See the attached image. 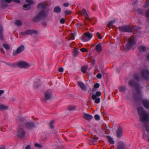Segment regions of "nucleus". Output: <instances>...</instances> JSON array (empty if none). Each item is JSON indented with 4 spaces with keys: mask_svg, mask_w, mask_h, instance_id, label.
<instances>
[{
    "mask_svg": "<svg viewBox=\"0 0 149 149\" xmlns=\"http://www.w3.org/2000/svg\"><path fill=\"white\" fill-rule=\"evenodd\" d=\"M24 46L23 45H22L19 46L16 50H14L13 51V55L15 56L17 54L21 53L24 51Z\"/></svg>",
    "mask_w": 149,
    "mask_h": 149,
    "instance_id": "0eeeda50",
    "label": "nucleus"
},
{
    "mask_svg": "<svg viewBox=\"0 0 149 149\" xmlns=\"http://www.w3.org/2000/svg\"><path fill=\"white\" fill-rule=\"evenodd\" d=\"M26 1L29 4H24L23 5V7L24 10H27L30 8V5L33 4L34 2L32 0H26Z\"/></svg>",
    "mask_w": 149,
    "mask_h": 149,
    "instance_id": "1a4fd4ad",
    "label": "nucleus"
},
{
    "mask_svg": "<svg viewBox=\"0 0 149 149\" xmlns=\"http://www.w3.org/2000/svg\"><path fill=\"white\" fill-rule=\"evenodd\" d=\"M147 88L148 90L149 91V85L147 86Z\"/></svg>",
    "mask_w": 149,
    "mask_h": 149,
    "instance_id": "4d7b16f0",
    "label": "nucleus"
},
{
    "mask_svg": "<svg viewBox=\"0 0 149 149\" xmlns=\"http://www.w3.org/2000/svg\"><path fill=\"white\" fill-rule=\"evenodd\" d=\"M0 149H5V148L4 147H3L0 148Z\"/></svg>",
    "mask_w": 149,
    "mask_h": 149,
    "instance_id": "13d9d810",
    "label": "nucleus"
},
{
    "mask_svg": "<svg viewBox=\"0 0 149 149\" xmlns=\"http://www.w3.org/2000/svg\"><path fill=\"white\" fill-rule=\"evenodd\" d=\"M34 145L36 147H38L39 148H40L42 147L41 145L38 143H35Z\"/></svg>",
    "mask_w": 149,
    "mask_h": 149,
    "instance_id": "72a5a7b5",
    "label": "nucleus"
},
{
    "mask_svg": "<svg viewBox=\"0 0 149 149\" xmlns=\"http://www.w3.org/2000/svg\"><path fill=\"white\" fill-rule=\"evenodd\" d=\"M141 149H148L146 148L145 147H143L141 148Z\"/></svg>",
    "mask_w": 149,
    "mask_h": 149,
    "instance_id": "864d4df0",
    "label": "nucleus"
},
{
    "mask_svg": "<svg viewBox=\"0 0 149 149\" xmlns=\"http://www.w3.org/2000/svg\"><path fill=\"white\" fill-rule=\"evenodd\" d=\"M75 107L74 106H71L69 107V109L70 111H72L75 109Z\"/></svg>",
    "mask_w": 149,
    "mask_h": 149,
    "instance_id": "79ce46f5",
    "label": "nucleus"
},
{
    "mask_svg": "<svg viewBox=\"0 0 149 149\" xmlns=\"http://www.w3.org/2000/svg\"><path fill=\"white\" fill-rule=\"evenodd\" d=\"M48 10H43L41 11L38 15L35 17L33 20L35 21H37L40 19L46 18L48 15Z\"/></svg>",
    "mask_w": 149,
    "mask_h": 149,
    "instance_id": "f03ea898",
    "label": "nucleus"
},
{
    "mask_svg": "<svg viewBox=\"0 0 149 149\" xmlns=\"http://www.w3.org/2000/svg\"><path fill=\"white\" fill-rule=\"evenodd\" d=\"M115 20H113L110 21L108 23V26L109 27H112L113 24L115 23Z\"/></svg>",
    "mask_w": 149,
    "mask_h": 149,
    "instance_id": "bb28decb",
    "label": "nucleus"
},
{
    "mask_svg": "<svg viewBox=\"0 0 149 149\" xmlns=\"http://www.w3.org/2000/svg\"><path fill=\"white\" fill-rule=\"evenodd\" d=\"M97 36L100 39H101L102 38V37L100 36V33L99 32H97Z\"/></svg>",
    "mask_w": 149,
    "mask_h": 149,
    "instance_id": "49530a36",
    "label": "nucleus"
},
{
    "mask_svg": "<svg viewBox=\"0 0 149 149\" xmlns=\"http://www.w3.org/2000/svg\"><path fill=\"white\" fill-rule=\"evenodd\" d=\"M123 130L121 127H118L117 131V136L119 138H121L122 136Z\"/></svg>",
    "mask_w": 149,
    "mask_h": 149,
    "instance_id": "4468645a",
    "label": "nucleus"
},
{
    "mask_svg": "<svg viewBox=\"0 0 149 149\" xmlns=\"http://www.w3.org/2000/svg\"><path fill=\"white\" fill-rule=\"evenodd\" d=\"M25 134V132L23 129H19L18 131L17 135L20 138H23Z\"/></svg>",
    "mask_w": 149,
    "mask_h": 149,
    "instance_id": "9b49d317",
    "label": "nucleus"
},
{
    "mask_svg": "<svg viewBox=\"0 0 149 149\" xmlns=\"http://www.w3.org/2000/svg\"><path fill=\"white\" fill-rule=\"evenodd\" d=\"M132 29L133 28H130L128 26H123L119 27L120 30L122 32H131Z\"/></svg>",
    "mask_w": 149,
    "mask_h": 149,
    "instance_id": "423d86ee",
    "label": "nucleus"
},
{
    "mask_svg": "<svg viewBox=\"0 0 149 149\" xmlns=\"http://www.w3.org/2000/svg\"><path fill=\"white\" fill-rule=\"evenodd\" d=\"M78 53V51L77 50H74L73 52V55L74 56H76Z\"/></svg>",
    "mask_w": 149,
    "mask_h": 149,
    "instance_id": "473e14b6",
    "label": "nucleus"
},
{
    "mask_svg": "<svg viewBox=\"0 0 149 149\" xmlns=\"http://www.w3.org/2000/svg\"><path fill=\"white\" fill-rule=\"evenodd\" d=\"M78 84L83 90L85 91H87L86 86L83 82L79 81H78Z\"/></svg>",
    "mask_w": 149,
    "mask_h": 149,
    "instance_id": "f8f14e48",
    "label": "nucleus"
},
{
    "mask_svg": "<svg viewBox=\"0 0 149 149\" xmlns=\"http://www.w3.org/2000/svg\"><path fill=\"white\" fill-rule=\"evenodd\" d=\"M102 73H103V71H102Z\"/></svg>",
    "mask_w": 149,
    "mask_h": 149,
    "instance_id": "0e129e2a",
    "label": "nucleus"
},
{
    "mask_svg": "<svg viewBox=\"0 0 149 149\" xmlns=\"http://www.w3.org/2000/svg\"><path fill=\"white\" fill-rule=\"evenodd\" d=\"M148 141H149V139L148 140Z\"/></svg>",
    "mask_w": 149,
    "mask_h": 149,
    "instance_id": "e2e57ef3",
    "label": "nucleus"
},
{
    "mask_svg": "<svg viewBox=\"0 0 149 149\" xmlns=\"http://www.w3.org/2000/svg\"><path fill=\"white\" fill-rule=\"evenodd\" d=\"M74 35L73 33H72L70 36V39L74 40Z\"/></svg>",
    "mask_w": 149,
    "mask_h": 149,
    "instance_id": "ea45409f",
    "label": "nucleus"
},
{
    "mask_svg": "<svg viewBox=\"0 0 149 149\" xmlns=\"http://www.w3.org/2000/svg\"><path fill=\"white\" fill-rule=\"evenodd\" d=\"M147 59L148 60H149V54L148 55L146 56Z\"/></svg>",
    "mask_w": 149,
    "mask_h": 149,
    "instance_id": "5fc2aeb1",
    "label": "nucleus"
},
{
    "mask_svg": "<svg viewBox=\"0 0 149 149\" xmlns=\"http://www.w3.org/2000/svg\"><path fill=\"white\" fill-rule=\"evenodd\" d=\"M47 6L45 2H42L39 3L38 5V8L39 9H42L43 10H45V8Z\"/></svg>",
    "mask_w": 149,
    "mask_h": 149,
    "instance_id": "2eb2a0df",
    "label": "nucleus"
},
{
    "mask_svg": "<svg viewBox=\"0 0 149 149\" xmlns=\"http://www.w3.org/2000/svg\"><path fill=\"white\" fill-rule=\"evenodd\" d=\"M15 24L17 26H20L22 24V22L20 20H17L15 22Z\"/></svg>",
    "mask_w": 149,
    "mask_h": 149,
    "instance_id": "c85d7f7f",
    "label": "nucleus"
},
{
    "mask_svg": "<svg viewBox=\"0 0 149 149\" xmlns=\"http://www.w3.org/2000/svg\"><path fill=\"white\" fill-rule=\"evenodd\" d=\"M25 126L28 129H31L34 127V125L32 121H30L26 124Z\"/></svg>",
    "mask_w": 149,
    "mask_h": 149,
    "instance_id": "dca6fc26",
    "label": "nucleus"
},
{
    "mask_svg": "<svg viewBox=\"0 0 149 149\" xmlns=\"http://www.w3.org/2000/svg\"><path fill=\"white\" fill-rule=\"evenodd\" d=\"M8 65L12 67H14L17 66L22 68H26L30 66V64L23 61H19L18 62L13 63H8Z\"/></svg>",
    "mask_w": 149,
    "mask_h": 149,
    "instance_id": "f257e3e1",
    "label": "nucleus"
},
{
    "mask_svg": "<svg viewBox=\"0 0 149 149\" xmlns=\"http://www.w3.org/2000/svg\"><path fill=\"white\" fill-rule=\"evenodd\" d=\"M95 118L97 120H99L100 119V116L98 115H96L94 116Z\"/></svg>",
    "mask_w": 149,
    "mask_h": 149,
    "instance_id": "c9c22d12",
    "label": "nucleus"
},
{
    "mask_svg": "<svg viewBox=\"0 0 149 149\" xmlns=\"http://www.w3.org/2000/svg\"><path fill=\"white\" fill-rule=\"evenodd\" d=\"M52 97V95L51 91L48 90L45 93V97L47 100H49L51 99Z\"/></svg>",
    "mask_w": 149,
    "mask_h": 149,
    "instance_id": "9d476101",
    "label": "nucleus"
},
{
    "mask_svg": "<svg viewBox=\"0 0 149 149\" xmlns=\"http://www.w3.org/2000/svg\"><path fill=\"white\" fill-rule=\"evenodd\" d=\"M84 36L82 37V39L84 42H87L89 41L93 36V35L89 32H86L84 34Z\"/></svg>",
    "mask_w": 149,
    "mask_h": 149,
    "instance_id": "39448f33",
    "label": "nucleus"
},
{
    "mask_svg": "<svg viewBox=\"0 0 149 149\" xmlns=\"http://www.w3.org/2000/svg\"><path fill=\"white\" fill-rule=\"evenodd\" d=\"M145 136V134H144L143 135V137L144 138V137Z\"/></svg>",
    "mask_w": 149,
    "mask_h": 149,
    "instance_id": "052dcab7",
    "label": "nucleus"
},
{
    "mask_svg": "<svg viewBox=\"0 0 149 149\" xmlns=\"http://www.w3.org/2000/svg\"><path fill=\"white\" fill-rule=\"evenodd\" d=\"M118 145L117 149H124L125 144L123 141H119L118 143Z\"/></svg>",
    "mask_w": 149,
    "mask_h": 149,
    "instance_id": "6ab92c4d",
    "label": "nucleus"
},
{
    "mask_svg": "<svg viewBox=\"0 0 149 149\" xmlns=\"http://www.w3.org/2000/svg\"><path fill=\"white\" fill-rule=\"evenodd\" d=\"M136 43L134 39L131 38L128 39V42L125 45V49L126 51H128L132 46L135 45Z\"/></svg>",
    "mask_w": 149,
    "mask_h": 149,
    "instance_id": "20e7f679",
    "label": "nucleus"
},
{
    "mask_svg": "<svg viewBox=\"0 0 149 149\" xmlns=\"http://www.w3.org/2000/svg\"><path fill=\"white\" fill-rule=\"evenodd\" d=\"M82 14L84 16V17L86 19H88V15L85 9H83L81 11Z\"/></svg>",
    "mask_w": 149,
    "mask_h": 149,
    "instance_id": "4be33fe9",
    "label": "nucleus"
},
{
    "mask_svg": "<svg viewBox=\"0 0 149 149\" xmlns=\"http://www.w3.org/2000/svg\"><path fill=\"white\" fill-rule=\"evenodd\" d=\"M144 106L147 109H149V100H143Z\"/></svg>",
    "mask_w": 149,
    "mask_h": 149,
    "instance_id": "a211bd4d",
    "label": "nucleus"
},
{
    "mask_svg": "<svg viewBox=\"0 0 149 149\" xmlns=\"http://www.w3.org/2000/svg\"><path fill=\"white\" fill-rule=\"evenodd\" d=\"M100 86V84L98 83H96L94 84V88H97Z\"/></svg>",
    "mask_w": 149,
    "mask_h": 149,
    "instance_id": "58836bf2",
    "label": "nucleus"
},
{
    "mask_svg": "<svg viewBox=\"0 0 149 149\" xmlns=\"http://www.w3.org/2000/svg\"><path fill=\"white\" fill-rule=\"evenodd\" d=\"M25 149H31V146L30 145H28L25 148Z\"/></svg>",
    "mask_w": 149,
    "mask_h": 149,
    "instance_id": "3c124183",
    "label": "nucleus"
},
{
    "mask_svg": "<svg viewBox=\"0 0 149 149\" xmlns=\"http://www.w3.org/2000/svg\"><path fill=\"white\" fill-rule=\"evenodd\" d=\"M87 66H84L82 67L81 68V71L83 73H85L86 72V70L87 68Z\"/></svg>",
    "mask_w": 149,
    "mask_h": 149,
    "instance_id": "a878e982",
    "label": "nucleus"
},
{
    "mask_svg": "<svg viewBox=\"0 0 149 149\" xmlns=\"http://www.w3.org/2000/svg\"><path fill=\"white\" fill-rule=\"evenodd\" d=\"M108 141L111 144H114V140L113 139L111 138L110 136H108L107 137Z\"/></svg>",
    "mask_w": 149,
    "mask_h": 149,
    "instance_id": "b1692460",
    "label": "nucleus"
},
{
    "mask_svg": "<svg viewBox=\"0 0 149 149\" xmlns=\"http://www.w3.org/2000/svg\"><path fill=\"white\" fill-rule=\"evenodd\" d=\"M69 4L68 3H65L63 4V6L65 7H68L69 6Z\"/></svg>",
    "mask_w": 149,
    "mask_h": 149,
    "instance_id": "8fccbe9b",
    "label": "nucleus"
},
{
    "mask_svg": "<svg viewBox=\"0 0 149 149\" xmlns=\"http://www.w3.org/2000/svg\"><path fill=\"white\" fill-rule=\"evenodd\" d=\"M61 11V8L58 7H55L54 9V11L56 13H59Z\"/></svg>",
    "mask_w": 149,
    "mask_h": 149,
    "instance_id": "393cba45",
    "label": "nucleus"
},
{
    "mask_svg": "<svg viewBox=\"0 0 149 149\" xmlns=\"http://www.w3.org/2000/svg\"><path fill=\"white\" fill-rule=\"evenodd\" d=\"M135 78L136 80H138V78H137L136 77H135Z\"/></svg>",
    "mask_w": 149,
    "mask_h": 149,
    "instance_id": "bf43d9fd",
    "label": "nucleus"
},
{
    "mask_svg": "<svg viewBox=\"0 0 149 149\" xmlns=\"http://www.w3.org/2000/svg\"><path fill=\"white\" fill-rule=\"evenodd\" d=\"M8 108V107L4 105H0V110H6Z\"/></svg>",
    "mask_w": 149,
    "mask_h": 149,
    "instance_id": "cd10ccee",
    "label": "nucleus"
},
{
    "mask_svg": "<svg viewBox=\"0 0 149 149\" xmlns=\"http://www.w3.org/2000/svg\"><path fill=\"white\" fill-rule=\"evenodd\" d=\"M92 97V99L95 100V103H98L100 102V98L97 97L95 95H93Z\"/></svg>",
    "mask_w": 149,
    "mask_h": 149,
    "instance_id": "f3484780",
    "label": "nucleus"
},
{
    "mask_svg": "<svg viewBox=\"0 0 149 149\" xmlns=\"http://www.w3.org/2000/svg\"><path fill=\"white\" fill-rule=\"evenodd\" d=\"M146 17H149V9H148L146 12Z\"/></svg>",
    "mask_w": 149,
    "mask_h": 149,
    "instance_id": "e433bc0d",
    "label": "nucleus"
},
{
    "mask_svg": "<svg viewBox=\"0 0 149 149\" xmlns=\"http://www.w3.org/2000/svg\"><path fill=\"white\" fill-rule=\"evenodd\" d=\"M95 95L97 96H100L101 95V93L100 91H97Z\"/></svg>",
    "mask_w": 149,
    "mask_h": 149,
    "instance_id": "37998d69",
    "label": "nucleus"
},
{
    "mask_svg": "<svg viewBox=\"0 0 149 149\" xmlns=\"http://www.w3.org/2000/svg\"><path fill=\"white\" fill-rule=\"evenodd\" d=\"M95 50L98 52H100L102 50V47L100 44L99 43L97 44L95 47Z\"/></svg>",
    "mask_w": 149,
    "mask_h": 149,
    "instance_id": "aec40b11",
    "label": "nucleus"
},
{
    "mask_svg": "<svg viewBox=\"0 0 149 149\" xmlns=\"http://www.w3.org/2000/svg\"><path fill=\"white\" fill-rule=\"evenodd\" d=\"M126 89V88L125 87L122 86L119 88V90L120 92H123L125 91Z\"/></svg>",
    "mask_w": 149,
    "mask_h": 149,
    "instance_id": "c756f323",
    "label": "nucleus"
},
{
    "mask_svg": "<svg viewBox=\"0 0 149 149\" xmlns=\"http://www.w3.org/2000/svg\"><path fill=\"white\" fill-rule=\"evenodd\" d=\"M60 23L62 24L64 23L65 22V19L64 18L61 19L60 21Z\"/></svg>",
    "mask_w": 149,
    "mask_h": 149,
    "instance_id": "c03bdc74",
    "label": "nucleus"
},
{
    "mask_svg": "<svg viewBox=\"0 0 149 149\" xmlns=\"http://www.w3.org/2000/svg\"><path fill=\"white\" fill-rule=\"evenodd\" d=\"M70 11L69 10H66L65 11V13L66 14H69L70 13Z\"/></svg>",
    "mask_w": 149,
    "mask_h": 149,
    "instance_id": "de8ad7c7",
    "label": "nucleus"
},
{
    "mask_svg": "<svg viewBox=\"0 0 149 149\" xmlns=\"http://www.w3.org/2000/svg\"><path fill=\"white\" fill-rule=\"evenodd\" d=\"M37 33V32L36 31H34L33 30H28L26 31L25 32H22L21 33V34L23 35H32L33 34H36Z\"/></svg>",
    "mask_w": 149,
    "mask_h": 149,
    "instance_id": "6e6552de",
    "label": "nucleus"
},
{
    "mask_svg": "<svg viewBox=\"0 0 149 149\" xmlns=\"http://www.w3.org/2000/svg\"><path fill=\"white\" fill-rule=\"evenodd\" d=\"M2 28L1 26H0V38L2 39L3 38V35H2Z\"/></svg>",
    "mask_w": 149,
    "mask_h": 149,
    "instance_id": "2f4dec72",
    "label": "nucleus"
},
{
    "mask_svg": "<svg viewBox=\"0 0 149 149\" xmlns=\"http://www.w3.org/2000/svg\"><path fill=\"white\" fill-rule=\"evenodd\" d=\"M84 118L87 120H91L93 118V117L91 115L86 113L84 114Z\"/></svg>",
    "mask_w": 149,
    "mask_h": 149,
    "instance_id": "412c9836",
    "label": "nucleus"
},
{
    "mask_svg": "<svg viewBox=\"0 0 149 149\" xmlns=\"http://www.w3.org/2000/svg\"><path fill=\"white\" fill-rule=\"evenodd\" d=\"M136 27V26H135L134 27L135 28Z\"/></svg>",
    "mask_w": 149,
    "mask_h": 149,
    "instance_id": "69168bd1",
    "label": "nucleus"
},
{
    "mask_svg": "<svg viewBox=\"0 0 149 149\" xmlns=\"http://www.w3.org/2000/svg\"><path fill=\"white\" fill-rule=\"evenodd\" d=\"M80 50L81 52H88V51L87 49H86L84 48L81 49H80Z\"/></svg>",
    "mask_w": 149,
    "mask_h": 149,
    "instance_id": "f704fd0d",
    "label": "nucleus"
},
{
    "mask_svg": "<svg viewBox=\"0 0 149 149\" xmlns=\"http://www.w3.org/2000/svg\"><path fill=\"white\" fill-rule=\"evenodd\" d=\"M63 71V69L62 68H60L58 69V71L60 72H62Z\"/></svg>",
    "mask_w": 149,
    "mask_h": 149,
    "instance_id": "09e8293b",
    "label": "nucleus"
},
{
    "mask_svg": "<svg viewBox=\"0 0 149 149\" xmlns=\"http://www.w3.org/2000/svg\"><path fill=\"white\" fill-rule=\"evenodd\" d=\"M131 86H134L135 87V93H134V95L137 97H140L141 96V92L139 86L136 84L134 81H131L129 83Z\"/></svg>",
    "mask_w": 149,
    "mask_h": 149,
    "instance_id": "7ed1b4c3",
    "label": "nucleus"
},
{
    "mask_svg": "<svg viewBox=\"0 0 149 149\" xmlns=\"http://www.w3.org/2000/svg\"><path fill=\"white\" fill-rule=\"evenodd\" d=\"M143 77L146 79H147L149 78V73L148 70H144L141 72Z\"/></svg>",
    "mask_w": 149,
    "mask_h": 149,
    "instance_id": "ddd939ff",
    "label": "nucleus"
},
{
    "mask_svg": "<svg viewBox=\"0 0 149 149\" xmlns=\"http://www.w3.org/2000/svg\"><path fill=\"white\" fill-rule=\"evenodd\" d=\"M149 5V0H147L146 1V4L145 6V7H146Z\"/></svg>",
    "mask_w": 149,
    "mask_h": 149,
    "instance_id": "a18cd8bd",
    "label": "nucleus"
},
{
    "mask_svg": "<svg viewBox=\"0 0 149 149\" xmlns=\"http://www.w3.org/2000/svg\"><path fill=\"white\" fill-rule=\"evenodd\" d=\"M3 47L7 50H8L10 49V47L8 44H3Z\"/></svg>",
    "mask_w": 149,
    "mask_h": 149,
    "instance_id": "7c9ffc66",
    "label": "nucleus"
},
{
    "mask_svg": "<svg viewBox=\"0 0 149 149\" xmlns=\"http://www.w3.org/2000/svg\"><path fill=\"white\" fill-rule=\"evenodd\" d=\"M54 122L53 121H51L50 123L49 124V127L51 129H53L54 128V127L53 125V124Z\"/></svg>",
    "mask_w": 149,
    "mask_h": 149,
    "instance_id": "4c0bfd02",
    "label": "nucleus"
},
{
    "mask_svg": "<svg viewBox=\"0 0 149 149\" xmlns=\"http://www.w3.org/2000/svg\"><path fill=\"white\" fill-rule=\"evenodd\" d=\"M34 87H35L36 88H37L38 86H36V83H35L34 84Z\"/></svg>",
    "mask_w": 149,
    "mask_h": 149,
    "instance_id": "6e6d98bb",
    "label": "nucleus"
},
{
    "mask_svg": "<svg viewBox=\"0 0 149 149\" xmlns=\"http://www.w3.org/2000/svg\"><path fill=\"white\" fill-rule=\"evenodd\" d=\"M146 47L145 46H140L139 47L138 49L140 52H142L145 51L146 49Z\"/></svg>",
    "mask_w": 149,
    "mask_h": 149,
    "instance_id": "5701e85b",
    "label": "nucleus"
},
{
    "mask_svg": "<svg viewBox=\"0 0 149 149\" xmlns=\"http://www.w3.org/2000/svg\"><path fill=\"white\" fill-rule=\"evenodd\" d=\"M79 25L80 26H81V24H79Z\"/></svg>",
    "mask_w": 149,
    "mask_h": 149,
    "instance_id": "680f3d73",
    "label": "nucleus"
},
{
    "mask_svg": "<svg viewBox=\"0 0 149 149\" xmlns=\"http://www.w3.org/2000/svg\"><path fill=\"white\" fill-rule=\"evenodd\" d=\"M4 92L2 90H0V96Z\"/></svg>",
    "mask_w": 149,
    "mask_h": 149,
    "instance_id": "603ef678",
    "label": "nucleus"
},
{
    "mask_svg": "<svg viewBox=\"0 0 149 149\" xmlns=\"http://www.w3.org/2000/svg\"><path fill=\"white\" fill-rule=\"evenodd\" d=\"M96 77L98 79H100L102 77V75L101 74L99 73L97 74Z\"/></svg>",
    "mask_w": 149,
    "mask_h": 149,
    "instance_id": "a19ab883",
    "label": "nucleus"
}]
</instances>
